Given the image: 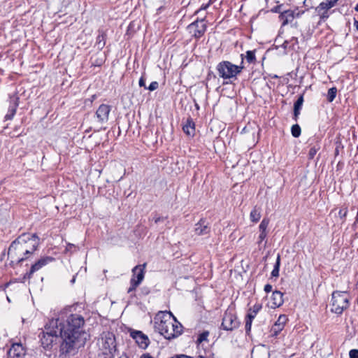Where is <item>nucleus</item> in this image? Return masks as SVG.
<instances>
[{
	"label": "nucleus",
	"instance_id": "43",
	"mask_svg": "<svg viewBox=\"0 0 358 358\" xmlns=\"http://www.w3.org/2000/svg\"><path fill=\"white\" fill-rule=\"evenodd\" d=\"M272 290V285L267 284L264 286V291L266 292H270Z\"/></svg>",
	"mask_w": 358,
	"mask_h": 358
},
{
	"label": "nucleus",
	"instance_id": "8",
	"mask_svg": "<svg viewBox=\"0 0 358 358\" xmlns=\"http://www.w3.org/2000/svg\"><path fill=\"white\" fill-rule=\"evenodd\" d=\"M222 326L224 330L232 331L239 326V322L232 310H227L223 317Z\"/></svg>",
	"mask_w": 358,
	"mask_h": 358
},
{
	"label": "nucleus",
	"instance_id": "45",
	"mask_svg": "<svg viewBox=\"0 0 358 358\" xmlns=\"http://www.w3.org/2000/svg\"><path fill=\"white\" fill-rule=\"evenodd\" d=\"M140 358H154L150 354H143Z\"/></svg>",
	"mask_w": 358,
	"mask_h": 358
},
{
	"label": "nucleus",
	"instance_id": "22",
	"mask_svg": "<svg viewBox=\"0 0 358 358\" xmlns=\"http://www.w3.org/2000/svg\"><path fill=\"white\" fill-rule=\"evenodd\" d=\"M279 18L282 21V25L285 26L292 22L295 18L294 11L292 10H284L279 15Z\"/></svg>",
	"mask_w": 358,
	"mask_h": 358
},
{
	"label": "nucleus",
	"instance_id": "50",
	"mask_svg": "<svg viewBox=\"0 0 358 358\" xmlns=\"http://www.w3.org/2000/svg\"><path fill=\"white\" fill-rule=\"evenodd\" d=\"M355 10L358 12V3L356 5Z\"/></svg>",
	"mask_w": 358,
	"mask_h": 358
},
{
	"label": "nucleus",
	"instance_id": "7",
	"mask_svg": "<svg viewBox=\"0 0 358 358\" xmlns=\"http://www.w3.org/2000/svg\"><path fill=\"white\" fill-rule=\"evenodd\" d=\"M146 264L137 265L132 269V277L130 280V287L127 290L128 293L134 292L136 287L142 282L145 277V269Z\"/></svg>",
	"mask_w": 358,
	"mask_h": 358
},
{
	"label": "nucleus",
	"instance_id": "11",
	"mask_svg": "<svg viewBox=\"0 0 358 358\" xmlns=\"http://www.w3.org/2000/svg\"><path fill=\"white\" fill-rule=\"evenodd\" d=\"M131 337L135 340L138 345L142 349H145L149 343L150 340L147 335L141 331L131 329L129 331Z\"/></svg>",
	"mask_w": 358,
	"mask_h": 358
},
{
	"label": "nucleus",
	"instance_id": "10",
	"mask_svg": "<svg viewBox=\"0 0 358 358\" xmlns=\"http://www.w3.org/2000/svg\"><path fill=\"white\" fill-rule=\"evenodd\" d=\"M111 107L107 104H101L95 113V117L99 124H102L108 122Z\"/></svg>",
	"mask_w": 358,
	"mask_h": 358
},
{
	"label": "nucleus",
	"instance_id": "16",
	"mask_svg": "<svg viewBox=\"0 0 358 358\" xmlns=\"http://www.w3.org/2000/svg\"><path fill=\"white\" fill-rule=\"evenodd\" d=\"M61 323L59 324V318H52L50 320L44 327V329L48 331H50L53 333L55 331V334L57 336H62L64 334V327H62Z\"/></svg>",
	"mask_w": 358,
	"mask_h": 358
},
{
	"label": "nucleus",
	"instance_id": "35",
	"mask_svg": "<svg viewBox=\"0 0 358 358\" xmlns=\"http://www.w3.org/2000/svg\"><path fill=\"white\" fill-rule=\"evenodd\" d=\"M159 87V83L157 81L152 82L148 87H145V89L149 90L150 91H154L157 90Z\"/></svg>",
	"mask_w": 358,
	"mask_h": 358
},
{
	"label": "nucleus",
	"instance_id": "25",
	"mask_svg": "<svg viewBox=\"0 0 358 358\" xmlns=\"http://www.w3.org/2000/svg\"><path fill=\"white\" fill-rule=\"evenodd\" d=\"M260 217H261L260 209L257 207H255L252 209V210L250 212V218L251 221L253 222H257L260 220Z\"/></svg>",
	"mask_w": 358,
	"mask_h": 358
},
{
	"label": "nucleus",
	"instance_id": "2",
	"mask_svg": "<svg viewBox=\"0 0 358 358\" xmlns=\"http://www.w3.org/2000/svg\"><path fill=\"white\" fill-rule=\"evenodd\" d=\"M65 334L62 336L63 342L60 346V352L62 355H74L76 350L83 347L87 340V334Z\"/></svg>",
	"mask_w": 358,
	"mask_h": 358
},
{
	"label": "nucleus",
	"instance_id": "41",
	"mask_svg": "<svg viewBox=\"0 0 358 358\" xmlns=\"http://www.w3.org/2000/svg\"><path fill=\"white\" fill-rule=\"evenodd\" d=\"M281 7L282 6L281 5H279V6H276L275 7H274L273 8H272L271 11L273 12V13H281L282 11L281 10Z\"/></svg>",
	"mask_w": 358,
	"mask_h": 358
},
{
	"label": "nucleus",
	"instance_id": "47",
	"mask_svg": "<svg viewBox=\"0 0 358 358\" xmlns=\"http://www.w3.org/2000/svg\"><path fill=\"white\" fill-rule=\"evenodd\" d=\"M292 41H294V43H293V45H294V44H296V43H298L297 38H294V37H293V38H292Z\"/></svg>",
	"mask_w": 358,
	"mask_h": 358
},
{
	"label": "nucleus",
	"instance_id": "1",
	"mask_svg": "<svg viewBox=\"0 0 358 358\" xmlns=\"http://www.w3.org/2000/svg\"><path fill=\"white\" fill-rule=\"evenodd\" d=\"M154 328L166 339L176 338L181 334V324L169 311H159L154 318Z\"/></svg>",
	"mask_w": 358,
	"mask_h": 358
},
{
	"label": "nucleus",
	"instance_id": "46",
	"mask_svg": "<svg viewBox=\"0 0 358 358\" xmlns=\"http://www.w3.org/2000/svg\"><path fill=\"white\" fill-rule=\"evenodd\" d=\"M257 357H258L257 352L252 351V358H257Z\"/></svg>",
	"mask_w": 358,
	"mask_h": 358
},
{
	"label": "nucleus",
	"instance_id": "13",
	"mask_svg": "<svg viewBox=\"0 0 358 358\" xmlns=\"http://www.w3.org/2000/svg\"><path fill=\"white\" fill-rule=\"evenodd\" d=\"M288 319L285 315H280L271 329V338L276 337L284 329Z\"/></svg>",
	"mask_w": 358,
	"mask_h": 358
},
{
	"label": "nucleus",
	"instance_id": "17",
	"mask_svg": "<svg viewBox=\"0 0 358 358\" xmlns=\"http://www.w3.org/2000/svg\"><path fill=\"white\" fill-rule=\"evenodd\" d=\"M53 260L54 259L51 257H44L41 258L34 264L31 266L30 271L26 274V276H27L28 278H30L34 273L38 271L45 265L52 262Z\"/></svg>",
	"mask_w": 358,
	"mask_h": 358
},
{
	"label": "nucleus",
	"instance_id": "6",
	"mask_svg": "<svg viewBox=\"0 0 358 358\" xmlns=\"http://www.w3.org/2000/svg\"><path fill=\"white\" fill-rule=\"evenodd\" d=\"M84 318L78 314H71L66 319V324L64 327L65 334L77 333L76 334H87L81 330L84 324Z\"/></svg>",
	"mask_w": 358,
	"mask_h": 358
},
{
	"label": "nucleus",
	"instance_id": "4",
	"mask_svg": "<svg viewBox=\"0 0 358 358\" xmlns=\"http://www.w3.org/2000/svg\"><path fill=\"white\" fill-rule=\"evenodd\" d=\"M241 62L240 65H235L229 61H223L220 62L217 66V70L220 77L223 79H230L236 78L242 70L244 69L243 66V55H241Z\"/></svg>",
	"mask_w": 358,
	"mask_h": 358
},
{
	"label": "nucleus",
	"instance_id": "3",
	"mask_svg": "<svg viewBox=\"0 0 358 358\" xmlns=\"http://www.w3.org/2000/svg\"><path fill=\"white\" fill-rule=\"evenodd\" d=\"M27 236H19L10 245L8 251V257L13 266L25 260L27 255H29L23 244L26 243Z\"/></svg>",
	"mask_w": 358,
	"mask_h": 358
},
{
	"label": "nucleus",
	"instance_id": "34",
	"mask_svg": "<svg viewBox=\"0 0 358 358\" xmlns=\"http://www.w3.org/2000/svg\"><path fill=\"white\" fill-rule=\"evenodd\" d=\"M103 38H104V36L103 35H99L97 37V45H98V48H99V49L103 48L105 45L104 42L101 43L102 41H103Z\"/></svg>",
	"mask_w": 358,
	"mask_h": 358
},
{
	"label": "nucleus",
	"instance_id": "38",
	"mask_svg": "<svg viewBox=\"0 0 358 358\" xmlns=\"http://www.w3.org/2000/svg\"><path fill=\"white\" fill-rule=\"evenodd\" d=\"M350 358H358V350H351L349 352Z\"/></svg>",
	"mask_w": 358,
	"mask_h": 358
},
{
	"label": "nucleus",
	"instance_id": "32",
	"mask_svg": "<svg viewBox=\"0 0 358 358\" xmlns=\"http://www.w3.org/2000/svg\"><path fill=\"white\" fill-rule=\"evenodd\" d=\"M268 224H269L268 219H266V218L263 219V220L261 222V223L259 226V231H266V229L268 226Z\"/></svg>",
	"mask_w": 358,
	"mask_h": 358
},
{
	"label": "nucleus",
	"instance_id": "21",
	"mask_svg": "<svg viewBox=\"0 0 358 358\" xmlns=\"http://www.w3.org/2000/svg\"><path fill=\"white\" fill-rule=\"evenodd\" d=\"M194 231L198 236L208 234L210 232L208 224L205 220H201L195 224Z\"/></svg>",
	"mask_w": 358,
	"mask_h": 358
},
{
	"label": "nucleus",
	"instance_id": "39",
	"mask_svg": "<svg viewBox=\"0 0 358 358\" xmlns=\"http://www.w3.org/2000/svg\"><path fill=\"white\" fill-rule=\"evenodd\" d=\"M267 236V231H260L259 236V243L262 242L263 240L266 238Z\"/></svg>",
	"mask_w": 358,
	"mask_h": 358
},
{
	"label": "nucleus",
	"instance_id": "20",
	"mask_svg": "<svg viewBox=\"0 0 358 358\" xmlns=\"http://www.w3.org/2000/svg\"><path fill=\"white\" fill-rule=\"evenodd\" d=\"M283 294L280 291L273 292L270 299L269 306L271 308H275L283 303Z\"/></svg>",
	"mask_w": 358,
	"mask_h": 358
},
{
	"label": "nucleus",
	"instance_id": "9",
	"mask_svg": "<svg viewBox=\"0 0 358 358\" xmlns=\"http://www.w3.org/2000/svg\"><path fill=\"white\" fill-rule=\"evenodd\" d=\"M20 236H27L25 238L26 243H24V248L28 250L29 254H32L38 248L39 245V238L36 234H22Z\"/></svg>",
	"mask_w": 358,
	"mask_h": 358
},
{
	"label": "nucleus",
	"instance_id": "33",
	"mask_svg": "<svg viewBox=\"0 0 358 358\" xmlns=\"http://www.w3.org/2000/svg\"><path fill=\"white\" fill-rule=\"evenodd\" d=\"M318 150L319 148H317L316 146L312 147L308 152V158L310 159H313Z\"/></svg>",
	"mask_w": 358,
	"mask_h": 358
},
{
	"label": "nucleus",
	"instance_id": "12",
	"mask_svg": "<svg viewBox=\"0 0 358 358\" xmlns=\"http://www.w3.org/2000/svg\"><path fill=\"white\" fill-rule=\"evenodd\" d=\"M39 336L41 337L42 346L45 349H50L59 336L55 334V331L52 333L51 331H48L44 329L42 332V336Z\"/></svg>",
	"mask_w": 358,
	"mask_h": 358
},
{
	"label": "nucleus",
	"instance_id": "24",
	"mask_svg": "<svg viewBox=\"0 0 358 358\" xmlns=\"http://www.w3.org/2000/svg\"><path fill=\"white\" fill-rule=\"evenodd\" d=\"M17 99H18L16 98L14 101L13 105L9 107L8 113L5 116L6 120H12L14 117L18 106Z\"/></svg>",
	"mask_w": 358,
	"mask_h": 358
},
{
	"label": "nucleus",
	"instance_id": "28",
	"mask_svg": "<svg viewBox=\"0 0 358 358\" xmlns=\"http://www.w3.org/2000/svg\"><path fill=\"white\" fill-rule=\"evenodd\" d=\"M280 266V257L278 255L277 257V259H276V262L275 264L274 268L271 272V275L273 277L277 278L279 276Z\"/></svg>",
	"mask_w": 358,
	"mask_h": 358
},
{
	"label": "nucleus",
	"instance_id": "27",
	"mask_svg": "<svg viewBox=\"0 0 358 358\" xmlns=\"http://www.w3.org/2000/svg\"><path fill=\"white\" fill-rule=\"evenodd\" d=\"M262 306L259 304H255L252 308L250 309L248 311V313L247 315V317L250 319H254L259 310L261 309Z\"/></svg>",
	"mask_w": 358,
	"mask_h": 358
},
{
	"label": "nucleus",
	"instance_id": "30",
	"mask_svg": "<svg viewBox=\"0 0 358 358\" xmlns=\"http://www.w3.org/2000/svg\"><path fill=\"white\" fill-rule=\"evenodd\" d=\"M336 93H337V90L336 87L330 88L329 90L328 94H327V100L329 102H332L336 96Z\"/></svg>",
	"mask_w": 358,
	"mask_h": 358
},
{
	"label": "nucleus",
	"instance_id": "36",
	"mask_svg": "<svg viewBox=\"0 0 358 358\" xmlns=\"http://www.w3.org/2000/svg\"><path fill=\"white\" fill-rule=\"evenodd\" d=\"M208 336V332H207V331L203 332L202 334H201L199 335V336L198 338V342L201 343L204 341H206Z\"/></svg>",
	"mask_w": 358,
	"mask_h": 358
},
{
	"label": "nucleus",
	"instance_id": "49",
	"mask_svg": "<svg viewBox=\"0 0 358 358\" xmlns=\"http://www.w3.org/2000/svg\"><path fill=\"white\" fill-rule=\"evenodd\" d=\"M159 221H160V217H157V218H155V223H157V222H159Z\"/></svg>",
	"mask_w": 358,
	"mask_h": 358
},
{
	"label": "nucleus",
	"instance_id": "31",
	"mask_svg": "<svg viewBox=\"0 0 358 358\" xmlns=\"http://www.w3.org/2000/svg\"><path fill=\"white\" fill-rule=\"evenodd\" d=\"M292 134L294 137H299L301 134V128L298 124H294L292 127Z\"/></svg>",
	"mask_w": 358,
	"mask_h": 358
},
{
	"label": "nucleus",
	"instance_id": "29",
	"mask_svg": "<svg viewBox=\"0 0 358 358\" xmlns=\"http://www.w3.org/2000/svg\"><path fill=\"white\" fill-rule=\"evenodd\" d=\"M245 59L248 63H254L256 61L255 51L248 50L246 52Z\"/></svg>",
	"mask_w": 358,
	"mask_h": 358
},
{
	"label": "nucleus",
	"instance_id": "18",
	"mask_svg": "<svg viewBox=\"0 0 358 358\" xmlns=\"http://www.w3.org/2000/svg\"><path fill=\"white\" fill-rule=\"evenodd\" d=\"M24 350L21 344H13L8 352V358H24Z\"/></svg>",
	"mask_w": 358,
	"mask_h": 358
},
{
	"label": "nucleus",
	"instance_id": "26",
	"mask_svg": "<svg viewBox=\"0 0 358 358\" xmlns=\"http://www.w3.org/2000/svg\"><path fill=\"white\" fill-rule=\"evenodd\" d=\"M303 96H300L299 97V99H297V101L294 103V116L296 117L299 113H300V110L302 107V105H303Z\"/></svg>",
	"mask_w": 358,
	"mask_h": 358
},
{
	"label": "nucleus",
	"instance_id": "23",
	"mask_svg": "<svg viewBox=\"0 0 358 358\" xmlns=\"http://www.w3.org/2000/svg\"><path fill=\"white\" fill-rule=\"evenodd\" d=\"M183 131L188 136H194L195 128L194 123L192 120L188 119L182 127Z\"/></svg>",
	"mask_w": 358,
	"mask_h": 358
},
{
	"label": "nucleus",
	"instance_id": "14",
	"mask_svg": "<svg viewBox=\"0 0 358 358\" xmlns=\"http://www.w3.org/2000/svg\"><path fill=\"white\" fill-rule=\"evenodd\" d=\"M338 0H325L324 1L320 3L316 8V11L320 15L322 19L327 18V11L329 9L334 7Z\"/></svg>",
	"mask_w": 358,
	"mask_h": 358
},
{
	"label": "nucleus",
	"instance_id": "40",
	"mask_svg": "<svg viewBox=\"0 0 358 358\" xmlns=\"http://www.w3.org/2000/svg\"><path fill=\"white\" fill-rule=\"evenodd\" d=\"M347 213H348L347 208L341 209L338 213L341 217H345L347 215Z\"/></svg>",
	"mask_w": 358,
	"mask_h": 358
},
{
	"label": "nucleus",
	"instance_id": "42",
	"mask_svg": "<svg viewBox=\"0 0 358 358\" xmlns=\"http://www.w3.org/2000/svg\"><path fill=\"white\" fill-rule=\"evenodd\" d=\"M138 84H139V86H141V87H144L145 88L146 87L145 83V78H143V76H142L139 79Z\"/></svg>",
	"mask_w": 358,
	"mask_h": 358
},
{
	"label": "nucleus",
	"instance_id": "48",
	"mask_svg": "<svg viewBox=\"0 0 358 358\" xmlns=\"http://www.w3.org/2000/svg\"><path fill=\"white\" fill-rule=\"evenodd\" d=\"M354 24H355L356 29L358 31V20H355Z\"/></svg>",
	"mask_w": 358,
	"mask_h": 358
},
{
	"label": "nucleus",
	"instance_id": "5",
	"mask_svg": "<svg viewBox=\"0 0 358 358\" xmlns=\"http://www.w3.org/2000/svg\"><path fill=\"white\" fill-rule=\"evenodd\" d=\"M350 296L346 292L335 291L331 294V312L341 315L348 309L350 305Z\"/></svg>",
	"mask_w": 358,
	"mask_h": 358
},
{
	"label": "nucleus",
	"instance_id": "37",
	"mask_svg": "<svg viewBox=\"0 0 358 358\" xmlns=\"http://www.w3.org/2000/svg\"><path fill=\"white\" fill-rule=\"evenodd\" d=\"M252 322V319L248 318L246 317L245 320V330L247 332L250 331L251 329V325Z\"/></svg>",
	"mask_w": 358,
	"mask_h": 358
},
{
	"label": "nucleus",
	"instance_id": "44",
	"mask_svg": "<svg viewBox=\"0 0 358 358\" xmlns=\"http://www.w3.org/2000/svg\"><path fill=\"white\" fill-rule=\"evenodd\" d=\"M209 6V3L208 4H206V5H203L200 9H199L196 13H199L201 10H206L207 9V8Z\"/></svg>",
	"mask_w": 358,
	"mask_h": 358
},
{
	"label": "nucleus",
	"instance_id": "19",
	"mask_svg": "<svg viewBox=\"0 0 358 358\" xmlns=\"http://www.w3.org/2000/svg\"><path fill=\"white\" fill-rule=\"evenodd\" d=\"M102 348L109 352L115 348V338L110 333H107L101 338Z\"/></svg>",
	"mask_w": 358,
	"mask_h": 358
},
{
	"label": "nucleus",
	"instance_id": "15",
	"mask_svg": "<svg viewBox=\"0 0 358 358\" xmlns=\"http://www.w3.org/2000/svg\"><path fill=\"white\" fill-rule=\"evenodd\" d=\"M203 21V20L201 21L196 20L188 26V29L190 32H193V34L196 38H199L201 37L206 30V26Z\"/></svg>",
	"mask_w": 358,
	"mask_h": 358
}]
</instances>
